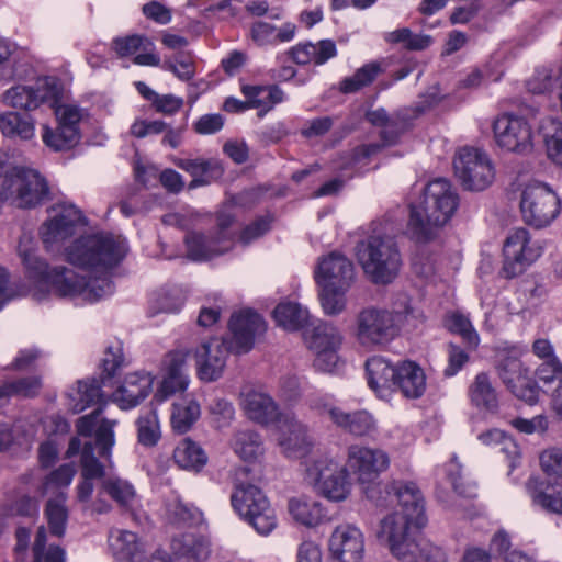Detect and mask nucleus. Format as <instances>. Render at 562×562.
Segmentation results:
<instances>
[{"label":"nucleus","mask_w":562,"mask_h":562,"mask_svg":"<svg viewBox=\"0 0 562 562\" xmlns=\"http://www.w3.org/2000/svg\"><path fill=\"white\" fill-rule=\"evenodd\" d=\"M453 167L465 190L482 191L494 180V168L487 154L477 148L461 149Z\"/></svg>","instance_id":"obj_14"},{"label":"nucleus","mask_w":562,"mask_h":562,"mask_svg":"<svg viewBox=\"0 0 562 562\" xmlns=\"http://www.w3.org/2000/svg\"><path fill=\"white\" fill-rule=\"evenodd\" d=\"M356 257L364 274L376 284L391 283L402 266L394 237L376 231L357 243Z\"/></svg>","instance_id":"obj_4"},{"label":"nucleus","mask_w":562,"mask_h":562,"mask_svg":"<svg viewBox=\"0 0 562 562\" xmlns=\"http://www.w3.org/2000/svg\"><path fill=\"white\" fill-rule=\"evenodd\" d=\"M311 407L321 416L328 418L337 428L353 437H370L376 431V420L366 409L347 412L321 398L312 402Z\"/></svg>","instance_id":"obj_18"},{"label":"nucleus","mask_w":562,"mask_h":562,"mask_svg":"<svg viewBox=\"0 0 562 562\" xmlns=\"http://www.w3.org/2000/svg\"><path fill=\"white\" fill-rule=\"evenodd\" d=\"M75 474L76 468L74 464L60 465L45 477L42 486L43 492L48 493L54 490L69 486Z\"/></svg>","instance_id":"obj_57"},{"label":"nucleus","mask_w":562,"mask_h":562,"mask_svg":"<svg viewBox=\"0 0 562 562\" xmlns=\"http://www.w3.org/2000/svg\"><path fill=\"white\" fill-rule=\"evenodd\" d=\"M154 376L148 372H134L124 378L113 392L112 401L122 409L139 405L153 391Z\"/></svg>","instance_id":"obj_26"},{"label":"nucleus","mask_w":562,"mask_h":562,"mask_svg":"<svg viewBox=\"0 0 562 562\" xmlns=\"http://www.w3.org/2000/svg\"><path fill=\"white\" fill-rule=\"evenodd\" d=\"M173 555L184 562H200L207 559L210 546L206 539L194 533H184L171 540Z\"/></svg>","instance_id":"obj_33"},{"label":"nucleus","mask_w":562,"mask_h":562,"mask_svg":"<svg viewBox=\"0 0 562 562\" xmlns=\"http://www.w3.org/2000/svg\"><path fill=\"white\" fill-rule=\"evenodd\" d=\"M383 70L380 61L368 63L357 69L352 76L344 78L339 89L342 93H355L371 85Z\"/></svg>","instance_id":"obj_43"},{"label":"nucleus","mask_w":562,"mask_h":562,"mask_svg":"<svg viewBox=\"0 0 562 562\" xmlns=\"http://www.w3.org/2000/svg\"><path fill=\"white\" fill-rule=\"evenodd\" d=\"M41 386L42 383L38 378H22L2 385L0 387V396L20 395L30 397L34 396Z\"/></svg>","instance_id":"obj_56"},{"label":"nucleus","mask_w":562,"mask_h":562,"mask_svg":"<svg viewBox=\"0 0 562 562\" xmlns=\"http://www.w3.org/2000/svg\"><path fill=\"white\" fill-rule=\"evenodd\" d=\"M61 95V88L54 77L38 78L34 86H15L5 91L3 101L8 105L26 111L37 109L42 103L55 106Z\"/></svg>","instance_id":"obj_17"},{"label":"nucleus","mask_w":562,"mask_h":562,"mask_svg":"<svg viewBox=\"0 0 562 562\" xmlns=\"http://www.w3.org/2000/svg\"><path fill=\"white\" fill-rule=\"evenodd\" d=\"M307 347L314 351V367L323 372H331L338 363L337 350L342 337L339 330L327 322L319 321L304 333Z\"/></svg>","instance_id":"obj_16"},{"label":"nucleus","mask_w":562,"mask_h":562,"mask_svg":"<svg viewBox=\"0 0 562 562\" xmlns=\"http://www.w3.org/2000/svg\"><path fill=\"white\" fill-rule=\"evenodd\" d=\"M447 366L443 369V375L447 378L454 376L469 362L470 356L465 349L456 345H447Z\"/></svg>","instance_id":"obj_62"},{"label":"nucleus","mask_w":562,"mask_h":562,"mask_svg":"<svg viewBox=\"0 0 562 562\" xmlns=\"http://www.w3.org/2000/svg\"><path fill=\"white\" fill-rule=\"evenodd\" d=\"M407 398H418L426 390V378L419 366L412 361L398 362L394 387Z\"/></svg>","instance_id":"obj_32"},{"label":"nucleus","mask_w":562,"mask_h":562,"mask_svg":"<svg viewBox=\"0 0 562 562\" xmlns=\"http://www.w3.org/2000/svg\"><path fill=\"white\" fill-rule=\"evenodd\" d=\"M123 366L124 356L121 344L115 342L109 346L102 359V372L104 374L102 378V382L104 383L105 379L113 378Z\"/></svg>","instance_id":"obj_61"},{"label":"nucleus","mask_w":562,"mask_h":562,"mask_svg":"<svg viewBox=\"0 0 562 562\" xmlns=\"http://www.w3.org/2000/svg\"><path fill=\"white\" fill-rule=\"evenodd\" d=\"M80 461L82 481L77 486V494L80 502H88L94 488L92 480L103 477L104 467L94 456V445L91 441L83 445Z\"/></svg>","instance_id":"obj_31"},{"label":"nucleus","mask_w":562,"mask_h":562,"mask_svg":"<svg viewBox=\"0 0 562 562\" xmlns=\"http://www.w3.org/2000/svg\"><path fill=\"white\" fill-rule=\"evenodd\" d=\"M542 255L539 241L533 240L526 228H516L506 237L503 246V267L499 274L513 279L522 274L526 269Z\"/></svg>","instance_id":"obj_10"},{"label":"nucleus","mask_w":562,"mask_h":562,"mask_svg":"<svg viewBox=\"0 0 562 562\" xmlns=\"http://www.w3.org/2000/svg\"><path fill=\"white\" fill-rule=\"evenodd\" d=\"M164 67L182 81H189L195 75L193 56L187 52L177 53L171 59L165 61Z\"/></svg>","instance_id":"obj_55"},{"label":"nucleus","mask_w":562,"mask_h":562,"mask_svg":"<svg viewBox=\"0 0 562 562\" xmlns=\"http://www.w3.org/2000/svg\"><path fill=\"white\" fill-rule=\"evenodd\" d=\"M459 196L451 183L437 178L424 188L423 200L411 204L408 231L417 241H427L452 217Z\"/></svg>","instance_id":"obj_3"},{"label":"nucleus","mask_w":562,"mask_h":562,"mask_svg":"<svg viewBox=\"0 0 562 562\" xmlns=\"http://www.w3.org/2000/svg\"><path fill=\"white\" fill-rule=\"evenodd\" d=\"M109 547L116 562H140L144 559V548L135 532L111 530Z\"/></svg>","instance_id":"obj_29"},{"label":"nucleus","mask_w":562,"mask_h":562,"mask_svg":"<svg viewBox=\"0 0 562 562\" xmlns=\"http://www.w3.org/2000/svg\"><path fill=\"white\" fill-rule=\"evenodd\" d=\"M322 307L327 315H338L346 308V293L350 286L319 285Z\"/></svg>","instance_id":"obj_51"},{"label":"nucleus","mask_w":562,"mask_h":562,"mask_svg":"<svg viewBox=\"0 0 562 562\" xmlns=\"http://www.w3.org/2000/svg\"><path fill=\"white\" fill-rule=\"evenodd\" d=\"M437 102L438 99L432 95L430 100L424 101L422 105H417L415 109L402 110L392 117L389 116L384 109H376L367 113V120L373 125L383 126L382 137L387 143H392L398 133L408 126L412 120L419 116L425 110L431 108Z\"/></svg>","instance_id":"obj_23"},{"label":"nucleus","mask_w":562,"mask_h":562,"mask_svg":"<svg viewBox=\"0 0 562 562\" xmlns=\"http://www.w3.org/2000/svg\"><path fill=\"white\" fill-rule=\"evenodd\" d=\"M557 193L544 183H532L525 188L520 200L524 220L535 227L549 225L560 213Z\"/></svg>","instance_id":"obj_13"},{"label":"nucleus","mask_w":562,"mask_h":562,"mask_svg":"<svg viewBox=\"0 0 562 562\" xmlns=\"http://www.w3.org/2000/svg\"><path fill=\"white\" fill-rule=\"evenodd\" d=\"M65 499V495L60 493L56 498L48 499L45 508L49 531L56 537H63L66 529L68 512Z\"/></svg>","instance_id":"obj_48"},{"label":"nucleus","mask_w":562,"mask_h":562,"mask_svg":"<svg viewBox=\"0 0 562 562\" xmlns=\"http://www.w3.org/2000/svg\"><path fill=\"white\" fill-rule=\"evenodd\" d=\"M414 528L416 525L411 517L392 513L381 520L376 537L396 559L402 562H412L417 542L413 537Z\"/></svg>","instance_id":"obj_12"},{"label":"nucleus","mask_w":562,"mask_h":562,"mask_svg":"<svg viewBox=\"0 0 562 562\" xmlns=\"http://www.w3.org/2000/svg\"><path fill=\"white\" fill-rule=\"evenodd\" d=\"M317 492L331 502H342L350 493L347 469L333 459H319L307 470Z\"/></svg>","instance_id":"obj_15"},{"label":"nucleus","mask_w":562,"mask_h":562,"mask_svg":"<svg viewBox=\"0 0 562 562\" xmlns=\"http://www.w3.org/2000/svg\"><path fill=\"white\" fill-rule=\"evenodd\" d=\"M496 370L499 379L509 391L518 383L524 382L529 372L521 360L514 356H505L499 359Z\"/></svg>","instance_id":"obj_45"},{"label":"nucleus","mask_w":562,"mask_h":562,"mask_svg":"<svg viewBox=\"0 0 562 562\" xmlns=\"http://www.w3.org/2000/svg\"><path fill=\"white\" fill-rule=\"evenodd\" d=\"M288 508L292 518L306 527H315L326 518L323 505L317 501L304 497L291 498Z\"/></svg>","instance_id":"obj_36"},{"label":"nucleus","mask_w":562,"mask_h":562,"mask_svg":"<svg viewBox=\"0 0 562 562\" xmlns=\"http://www.w3.org/2000/svg\"><path fill=\"white\" fill-rule=\"evenodd\" d=\"M448 327L452 333L462 337L470 350H475L480 344V337L471 321L462 314L454 313L448 319Z\"/></svg>","instance_id":"obj_52"},{"label":"nucleus","mask_w":562,"mask_h":562,"mask_svg":"<svg viewBox=\"0 0 562 562\" xmlns=\"http://www.w3.org/2000/svg\"><path fill=\"white\" fill-rule=\"evenodd\" d=\"M2 180V199L16 207H35L48 195L45 179L34 169L9 168L4 162Z\"/></svg>","instance_id":"obj_8"},{"label":"nucleus","mask_w":562,"mask_h":562,"mask_svg":"<svg viewBox=\"0 0 562 562\" xmlns=\"http://www.w3.org/2000/svg\"><path fill=\"white\" fill-rule=\"evenodd\" d=\"M543 483L535 476L529 477L526 483V490L532 499V503L540 506L547 512L562 514V495L561 493L549 494L542 490Z\"/></svg>","instance_id":"obj_46"},{"label":"nucleus","mask_w":562,"mask_h":562,"mask_svg":"<svg viewBox=\"0 0 562 562\" xmlns=\"http://www.w3.org/2000/svg\"><path fill=\"white\" fill-rule=\"evenodd\" d=\"M127 251L126 240L110 233L81 236L65 250L66 259L72 266L88 271L89 280L66 267L49 268L38 258L33 239L22 236L18 252L32 278L45 283L59 297L97 302L113 292L109 272L117 266Z\"/></svg>","instance_id":"obj_1"},{"label":"nucleus","mask_w":562,"mask_h":562,"mask_svg":"<svg viewBox=\"0 0 562 562\" xmlns=\"http://www.w3.org/2000/svg\"><path fill=\"white\" fill-rule=\"evenodd\" d=\"M233 449L245 461L257 460L263 454V442L259 434L252 430H240L235 434Z\"/></svg>","instance_id":"obj_44"},{"label":"nucleus","mask_w":562,"mask_h":562,"mask_svg":"<svg viewBox=\"0 0 562 562\" xmlns=\"http://www.w3.org/2000/svg\"><path fill=\"white\" fill-rule=\"evenodd\" d=\"M348 463L360 482L369 483L387 470L390 457L379 448L352 445L348 448Z\"/></svg>","instance_id":"obj_22"},{"label":"nucleus","mask_w":562,"mask_h":562,"mask_svg":"<svg viewBox=\"0 0 562 562\" xmlns=\"http://www.w3.org/2000/svg\"><path fill=\"white\" fill-rule=\"evenodd\" d=\"M137 440L144 447H154L160 439V426L154 409L142 413L136 419Z\"/></svg>","instance_id":"obj_47"},{"label":"nucleus","mask_w":562,"mask_h":562,"mask_svg":"<svg viewBox=\"0 0 562 562\" xmlns=\"http://www.w3.org/2000/svg\"><path fill=\"white\" fill-rule=\"evenodd\" d=\"M228 327L231 339L211 338L194 351L196 374L203 382L218 380L223 375L228 353H247L252 349L256 337L267 328L263 318L251 310L234 313Z\"/></svg>","instance_id":"obj_2"},{"label":"nucleus","mask_w":562,"mask_h":562,"mask_svg":"<svg viewBox=\"0 0 562 562\" xmlns=\"http://www.w3.org/2000/svg\"><path fill=\"white\" fill-rule=\"evenodd\" d=\"M248 472L247 467L237 470L231 503L234 510L259 535L268 536L277 528V516L262 491L243 481Z\"/></svg>","instance_id":"obj_6"},{"label":"nucleus","mask_w":562,"mask_h":562,"mask_svg":"<svg viewBox=\"0 0 562 562\" xmlns=\"http://www.w3.org/2000/svg\"><path fill=\"white\" fill-rule=\"evenodd\" d=\"M443 471L450 481L456 493L464 497L475 496V486L473 484H463L461 476V465L453 457L443 468Z\"/></svg>","instance_id":"obj_60"},{"label":"nucleus","mask_w":562,"mask_h":562,"mask_svg":"<svg viewBox=\"0 0 562 562\" xmlns=\"http://www.w3.org/2000/svg\"><path fill=\"white\" fill-rule=\"evenodd\" d=\"M101 384L98 380L79 381L77 389L78 402L72 406L74 413H80L88 406L99 404V406L88 415L78 419L77 430L81 436L90 437L95 431V446L99 449V454L102 458L111 456L112 447L115 443L114 426L116 420L108 418H100L103 413L105 403L102 402Z\"/></svg>","instance_id":"obj_5"},{"label":"nucleus","mask_w":562,"mask_h":562,"mask_svg":"<svg viewBox=\"0 0 562 562\" xmlns=\"http://www.w3.org/2000/svg\"><path fill=\"white\" fill-rule=\"evenodd\" d=\"M0 130L8 137L31 139L34 136V122L27 114L8 112L0 114Z\"/></svg>","instance_id":"obj_38"},{"label":"nucleus","mask_w":562,"mask_h":562,"mask_svg":"<svg viewBox=\"0 0 562 562\" xmlns=\"http://www.w3.org/2000/svg\"><path fill=\"white\" fill-rule=\"evenodd\" d=\"M173 460L183 470L200 472L207 463V456L200 445L186 438L176 446Z\"/></svg>","instance_id":"obj_35"},{"label":"nucleus","mask_w":562,"mask_h":562,"mask_svg":"<svg viewBox=\"0 0 562 562\" xmlns=\"http://www.w3.org/2000/svg\"><path fill=\"white\" fill-rule=\"evenodd\" d=\"M398 363L393 364L382 357H372L366 362L369 386L379 395L384 396L393 390Z\"/></svg>","instance_id":"obj_30"},{"label":"nucleus","mask_w":562,"mask_h":562,"mask_svg":"<svg viewBox=\"0 0 562 562\" xmlns=\"http://www.w3.org/2000/svg\"><path fill=\"white\" fill-rule=\"evenodd\" d=\"M315 279L318 285L351 286L355 268L345 255L333 251L319 260Z\"/></svg>","instance_id":"obj_24"},{"label":"nucleus","mask_w":562,"mask_h":562,"mask_svg":"<svg viewBox=\"0 0 562 562\" xmlns=\"http://www.w3.org/2000/svg\"><path fill=\"white\" fill-rule=\"evenodd\" d=\"M278 446L286 458L301 459L311 452L314 439L305 424L284 413L278 422Z\"/></svg>","instance_id":"obj_20"},{"label":"nucleus","mask_w":562,"mask_h":562,"mask_svg":"<svg viewBox=\"0 0 562 562\" xmlns=\"http://www.w3.org/2000/svg\"><path fill=\"white\" fill-rule=\"evenodd\" d=\"M557 83V77L549 67L537 68L527 81V89L533 94L550 92Z\"/></svg>","instance_id":"obj_59"},{"label":"nucleus","mask_w":562,"mask_h":562,"mask_svg":"<svg viewBox=\"0 0 562 562\" xmlns=\"http://www.w3.org/2000/svg\"><path fill=\"white\" fill-rule=\"evenodd\" d=\"M241 92L249 100L251 109H260L258 115L262 117L274 105L284 100V92L278 86L244 85Z\"/></svg>","instance_id":"obj_34"},{"label":"nucleus","mask_w":562,"mask_h":562,"mask_svg":"<svg viewBox=\"0 0 562 562\" xmlns=\"http://www.w3.org/2000/svg\"><path fill=\"white\" fill-rule=\"evenodd\" d=\"M543 473L558 484H562V448L551 447L543 450L539 457Z\"/></svg>","instance_id":"obj_53"},{"label":"nucleus","mask_w":562,"mask_h":562,"mask_svg":"<svg viewBox=\"0 0 562 562\" xmlns=\"http://www.w3.org/2000/svg\"><path fill=\"white\" fill-rule=\"evenodd\" d=\"M400 331V315L393 311L369 306L356 316L353 335L367 348L383 346L393 340Z\"/></svg>","instance_id":"obj_9"},{"label":"nucleus","mask_w":562,"mask_h":562,"mask_svg":"<svg viewBox=\"0 0 562 562\" xmlns=\"http://www.w3.org/2000/svg\"><path fill=\"white\" fill-rule=\"evenodd\" d=\"M240 405L247 417L260 425L279 422L283 414L278 404L267 393L252 386H245L240 392Z\"/></svg>","instance_id":"obj_25"},{"label":"nucleus","mask_w":562,"mask_h":562,"mask_svg":"<svg viewBox=\"0 0 562 562\" xmlns=\"http://www.w3.org/2000/svg\"><path fill=\"white\" fill-rule=\"evenodd\" d=\"M277 324L285 330L294 331L302 328L308 321V311L297 303H280L273 310Z\"/></svg>","instance_id":"obj_39"},{"label":"nucleus","mask_w":562,"mask_h":562,"mask_svg":"<svg viewBox=\"0 0 562 562\" xmlns=\"http://www.w3.org/2000/svg\"><path fill=\"white\" fill-rule=\"evenodd\" d=\"M331 562H362L364 555V535L355 525L337 526L328 541Z\"/></svg>","instance_id":"obj_21"},{"label":"nucleus","mask_w":562,"mask_h":562,"mask_svg":"<svg viewBox=\"0 0 562 562\" xmlns=\"http://www.w3.org/2000/svg\"><path fill=\"white\" fill-rule=\"evenodd\" d=\"M469 396L476 407L493 411L497 406V394L485 372L476 374L469 387Z\"/></svg>","instance_id":"obj_40"},{"label":"nucleus","mask_w":562,"mask_h":562,"mask_svg":"<svg viewBox=\"0 0 562 562\" xmlns=\"http://www.w3.org/2000/svg\"><path fill=\"white\" fill-rule=\"evenodd\" d=\"M546 147L548 157L562 167V124L554 123L553 132L546 134Z\"/></svg>","instance_id":"obj_64"},{"label":"nucleus","mask_w":562,"mask_h":562,"mask_svg":"<svg viewBox=\"0 0 562 562\" xmlns=\"http://www.w3.org/2000/svg\"><path fill=\"white\" fill-rule=\"evenodd\" d=\"M173 164L180 169L187 171L193 177V180L190 182L189 188H196L199 186H204L209 183L206 176L210 172L215 171L217 166L215 162L204 159H182L178 158L173 160Z\"/></svg>","instance_id":"obj_49"},{"label":"nucleus","mask_w":562,"mask_h":562,"mask_svg":"<svg viewBox=\"0 0 562 562\" xmlns=\"http://www.w3.org/2000/svg\"><path fill=\"white\" fill-rule=\"evenodd\" d=\"M102 490L120 507L131 510L137 503V494L134 486L124 479L109 476L102 480Z\"/></svg>","instance_id":"obj_37"},{"label":"nucleus","mask_w":562,"mask_h":562,"mask_svg":"<svg viewBox=\"0 0 562 562\" xmlns=\"http://www.w3.org/2000/svg\"><path fill=\"white\" fill-rule=\"evenodd\" d=\"M207 409L212 422L216 425L217 428L229 426L235 416L233 404L221 397L213 398L210 402Z\"/></svg>","instance_id":"obj_58"},{"label":"nucleus","mask_w":562,"mask_h":562,"mask_svg":"<svg viewBox=\"0 0 562 562\" xmlns=\"http://www.w3.org/2000/svg\"><path fill=\"white\" fill-rule=\"evenodd\" d=\"M199 403L193 398H182L173 404L171 414L172 428L179 432H187L200 417Z\"/></svg>","instance_id":"obj_42"},{"label":"nucleus","mask_w":562,"mask_h":562,"mask_svg":"<svg viewBox=\"0 0 562 562\" xmlns=\"http://www.w3.org/2000/svg\"><path fill=\"white\" fill-rule=\"evenodd\" d=\"M165 375L156 396L165 400L178 392H183L189 385L186 355L180 351L170 352L165 361Z\"/></svg>","instance_id":"obj_27"},{"label":"nucleus","mask_w":562,"mask_h":562,"mask_svg":"<svg viewBox=\"0 0 562 562\" xmlns=\"http://www.w3.org/2000/svg\"><path fill=\"white\" fill-rule=\"evenodd\" d=\"M153 46L154 44L148 37L137 34L116 37L112 41V48L120 57L131 56L139 49L147 50Z\"/></svg>","instance_id":"obj_54"},{"label":"nucleus","mask_w":562,"mask_h":562,"mask_svg":"<svg viewBox=\"0 0 562 562\" xmlns=\"http://www.w3.org/2000/svg\"><path fill=\"white\" fill-rule=\"evenodd\" d=\"M234 217L226 212H220L216 217V229L210 234L192 232L186 236L188 256L192 260H209L231 249L234 234L231 226Z\"/></svg>","instance_id":"obj_11"},{"label":"nucleus","mask_w":562,"mask_h":562,"mask_svg":"<svg viewBox=\"0 0 562 562\" xmlns=\"http://www.w3.org/2000/svg\"><path fill=\"white\" fill-rule=\"evenodd\" d=\"M537 376L544 386L558 383L562 384V363L557 359L543 361L537 370Z\"/></svg>","instance_id":"obj_63"},{"label":"nucleus","mask_w":562,"mask_h":562,"mask_svg":"<svg viewBox=\"0 0 562 562\" xmlns=\"http://www.w3.org/2000/svg\"><path fill=\"white\" fill-rule=\"evenodd\" d=\"M42 139L54 151H64L71 149L79 143L80 133L75 127H64L60 124L56 128L44 126Z\"/></svg>","instance_id":"obj_41"},{"label":"nucleus","mask_w":562,"mask_h":562,"mask_svg":"<svg viewBox=\"0 0 562 562\" xmlns=\"http://www.w3.org/2000/svg\"><path fill=\"white\" fill-rule=\"evenodd\" d=\"M83 224V216L74 204L59 203L50 209L48 220L42 225L41 237L46 248H53L75 235Z\"/></svg>","instance_id":"obj_19"},{"label":"nucleus","mask_w":562,"mask_h":562,"mask_svg":"<svg viewBox=\"0 0 562 562\" xmlns=\"http://www.w3.org/2000/svg\"><path fill=\"white\" fill-rule=\"evenodd\" d=\"M538 110L530 108L527 114L505 112L493 122L495 144L499 149L518 156H528L535 148V132L530 119Z\"/></svg>","instance_id":"obj_7"},{"label":"nucleus","mask_w":562,"mask_h":562,"mask_svg":"<svg viewBox=\"0 0 562 562\" xmlns=\"http://www.w3.org/2000/svg\"><path fill=\"white\" fill-rule=\"evenodd\" d=\"M395 495L401 509L394 513H401L411 517L416 525V529L424 527L427 521L424 496L416 484L413 482L400 483L395 487Z\"/></svg>","instance_id":"obj_28"},{"label":"nucleus","mask_w":562,"mask_h":562,"mask_svg":"<svg viewBox=\"0 0 562 562\" xmlns=\"http://www.w3.org/2000/svg\"><path fill=\"white\" fill-rule=\"evenodd\" d=\"M385 41L391 44H403L408 50H423L429 47L432 38L425 34H414L408 27L397 29L385 34Z\"/></svg>","instance_id":"obj_50"}]
</instances>
